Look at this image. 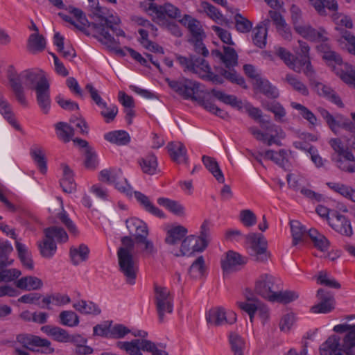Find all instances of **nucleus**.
<instances>
[{"mask_svg":"<svg viewBox=\"0 0 355 355\" xmlns=\"http://www.w3.org/2000/svg\"><path fill=\"white\" fill-rule=\"evenodd\" d=\"M62 169L63 178L60 180V186L64 192L71 193L76 190L72 171L67 165H63Z\"/></svg>","mask_w":355,"mask_h":355,"instance_id":"obj_43","label":"nucleus"},{"mask_svg":"<svg viewBox=\"0 0 355 355\" xmlns=\"http://www.w3.org/2000/svg\"><path fill=\"white\" fill-rule=\"evenodd\" d=\"M269 19H265L258 24L252 29V42L254 46L259 49H264L267 44L268 26Z\"/></svg>","mask_w":355,"mask_h":355,"instance_id":"obj_22","label":"nucleus"},{"mask_svg":"<svg viewBox=\"0 0 355 355\" xmlns=\"http://www.w3.org/2000/svg\"><path fill=\"white\" fill-rule=\"evenodd\" d=\"M31 155L42 174L46 173L47 166L45 155L41 148H35L31 150Z\"/></svg>","mask_w":355,"mask_h":355,"instance_id":"obj_59","label":"nucleus"},{"mask_svg":"<svg viewBox=\"0 0 355 355\" xmlns=\"http://www.w3.org/2000/svg\"><path fill=\"white\" fill-rule=\"evenodd\" d=\"M46 47L45 38L38 33L31 34L27 43V49L33 53L42 51Z\"/></svg>","mask_w":355,"mask_h":355,"instance_id":"obj_45","label":"nucleus"},{"mask_svg":"<svg viewBox=\"0 0 355 355\" xmlns=\"http://www.w3.org/2000/svg\"><path fill=\"white\" fill-rule=\"evenodd\" d=\"M246 302H238V306L249 315L251 322H253L255 313H258L259 317L264 320L268 318V309L266 306L255 298L246 296Z\"/></svg>","mask_w":355,"mask_h":355,"instance_id":"obj_16","label":"nucleus"},{"mask_svg":"<svg viewBox=\"0 0 355 355\" xmlns=\"http://www.w3.org/2000/svg\"><path fill=\"white\" fill-rule=\"evenodd\" d=\"M121 246L117 250L119 270L130 285L135 284L138 263L133 255L135 241L130 236L121 238Z\"/></svg>","mask_w":355,"mask_h":355,"instance_id":"obj_2","label":"nucleus"},{"mask_svg":"<svg viewBox=\"0 0 355 355\" xmlns=\"http://www.w3.org/2000/svg\"><path fill=\"white\" fill-rule=\"evenodd\" d=\"M104 139L106 141L118 146L127 145L130 141V135L124 130H114L109 132L104 135Z\"/></svg>","mask_w":355,"mask_h":355,"instance_id":"obj_40","label":"nucleus"},{"mask_svg":"<svg viewBox=\"0 0 355 355\" xmlns=\"http://www.w3.org/2000/svg\"><path fill=\"white\" fill-rule=\"evenodd\" d=\"M13 260L9 259L0 261V282H11L17 279L21 275V271L16 268L3 269L4 267L10 266Z\"/></svg>","mask_w":355,"mask_h":355,"instance_id":"obj_35","label":"nucleus"},{"mask_svg":"<svg viewBox=\"0 0 355 355\" xmlns=\"http://www.w3.org/2000/svg\"><path fill=\"white\" fill-rule=\"evenodd\" d=\"M58 137L64 142L69 141L74 135V129L64 122L57 123L55 125Z\"/></svg>","mask_w":355,"mask_h":355,"instance_id":"obj_56","label":"nucleus"},{"mask_svg":"<svg viewBox=\"0 0 355 355\" xmlns=\"http://www.w3.org/2000/svg\"><path fill=\"white\" fill-rule=\"evenodd\" d=\"M308 235L314 244V246L322 252L327 251L330 245L329 241L315 229H310Z\"/></svg>","mask_w":355,"mask_h":355,"instance_id":"obj_44","label":"nucleus"},{"mask_svg":"<svg viewBox=\"0 0 355 355\" xmlns=\"http://www.w3.org/2000/svg\"><path fill=\"white\" fill-rule=\"evenodd\" d=\"M211 93L217 99L227 105H230L232 107H237L239 109H241L243 107L242 101L239 100L234 95L226 94L224 92L215 89H211Z\"/></svg>","mask_w":355,"mask_h":355,"instance_id":"obj_48","label":"nucleus"},{"mask_svg":"<svg viewBox=\"0 0 355 355\" xmlns=\"http://www.w3.org/2000/svg\"><path fill=\"white\" fill-rule=\"evenodd\" d=\"M249 245V253L254 260L264 263L270 257V253L267 250V241L264 236L259 233H251L245 236Z\"/></svg>","mask_w":355,"mask_h":355,"instance_id":"obj_7","label":"nucleus"},{"mask_svg":"<svg viewBox=\"0 0 355 355\" xmlns=\"http://www.w3.org/2000/svg\"><path fill=\"white\" fill-rule=\"evenodd\" d=\"M256 89L263 93L268 98H276L279 96L278 89L270 82L261 78H256V82L254 83Z\"/></svg>","mask_w":355,"mask_h":355,"instance_id":"obj_39","label":"nucleus"},{"mask_svg":"<svg viewBox=\"0 0 355 355\" xmlns=\"http://www.w3.org/2000/svg\"><path fill=\"white\" fill-rule=\"evenodd\" d=\"M201 248L198 239L193 235H189L182 239L180 250H171V253L176 257L191 256L196 252H202L204 250H199Z\"/></svg>","mask_w":355,"mask_h":355,"instance_id":"obj_20","label":"nucleus"},{"mask_svg":"<svg viewBox=\"0 0 355 355\" xmlns=\"http://www.w3.org/2000/svg\"><path fill=\"white\" fill-rule=\"evenodd\" d=\"M167 149L171 159L177 164H187L188 155L185 146L179 141L170 142Z\"/></svg>","mask_w":355,"mask_h":355,"instance_id":"obj_25","label":"nucleus"},{"mask_svg":"<svg viewBox=\"0 0 355 355\" xmlns=\"http://www.w3.org/2000/svg\"><path fill=\"white\" fill-rule=\"evenodd\" d=\"M328 223L335 231L342 235L350 237L353 234L350 221L337 211L331 213V218H328Z\"/></svg>","mask_w":355,"mask_h":355,"instance_id":"obj_18","label":"nucleus"},{"mask_svg":"<svg viewBox=\"0 0 355 355\" xmlns=\"http://www.w3.org/2000/svg\"><path fill=\"white\" fill-rule=\"evenodd\" d=\"M236 30L241 33H248L252 29L253 23L241 14L237 13L234 16Z\"/></svg>","mask_w":355,"mask_h":355,"instance_id":"obj_60","label":"nucleus"},{"mask_svg":"<svg viewBox=\"0 0 355 355\" xmlns=\"http://www.w3.org/2000/svg\"><path fill=\"white\" fill-rule=\"evenodd\" d=\"M275 280L271 275H261L255 282L254 291L262 297L272 302L277 289Z\"/></svg>","mask_w":355,"mask_h":355,"instance_id":"obj_15","label":"nucleus"},{"mask_svg":"<svg viewBox=\"0 0 355 355\" xmlns=\"http://www.w3.org/2000/svg\"><path fill=\"white\" fill-rule=\"evenodd\" d=\"M287 152L284 149H280L278 151L267 150L264 152V157L274 162L279 166H284L286 161Z\"/></svg>","mask_w":355,"mask_h":355,"instance_id":"obj_58","label":"nucleus"},{"mask_svg":"<svg viewBox=\"0 0 355 355\" xmlns=\"http://www.w3.org/2000/svg\"><path fill=\"white\" fill-rule=\"evenodd\" d=\"M211 55L219 59L227 68L234 67L238 63V55L236 51L229 46H223V53L218 49L212 50Z\"/></svg>","mask_w":355,"mask_h":355,"instance_id":"obj_26","label":"nucleus"},{"mask_svg":"<svg viewBox=\"0 0 355 355\" xmlns=\"http://www.w3.org/2000/svg\"><path fill=\"white\" fill-rule=\"evenodd\" d=\"M15 284L17 288L23 291H36L43 286L42 281L35 276H26L17 279Z\"/></svg>","mask_w":355,"mask_h":355,"instance_id":"obj_33","label":"nucleus"},{"mask_svg":"<svg viewBox=\"0 0 355 355\" xmlns=\"http://www.w3.org/2000/svg\"><path fill=\"white\" fill-rule=\"evenodd\" d=\"M202 161L206 168L214 175L219 183L225 182V178L216 160L209 156L203 155Z\"/></svg>","mask_w":355,"mask_h":355,"instance_id":"obj_37","label":"nucleus"},{"mask_svg":"<svg viewBox=\"0 0 355 355\" xmlns=\"http://www.w3.org/2000/svg\"><path fill=\"white\" fill-rule=\"evenodd\" d=\"M329 145L334 150L331 155V159L335 166L340 171L347 173H355V156L352 152L344 146L338 138L331 139Z\"/></svg>","mask_w":355,"mask_h":355,"instance_id":"obj_5","label":"nucleus"},{"mask_svg":"<svg viewBox=\"0 0 355 355\" xmlns=\"http://www.w3.org/2000/svg\"><path fill=\"white\" fill-rule=\"evenodd\" d=\"M38 248L41 255L46 259H51L55 254L57 245L55 241L46 238L38 243Z\"/></svg>","mask_w":355,"mask_h":355,"instance_id":"obj_54","label":"nucleus"},{"mask_svg":"<svg viewBox=\"0 0 355 355\" xmlns=\"http://www.w3.org/2000/svg\"><path fill=\"white\" fill-rule=\"evenodd\" d=\"M312 6L320 15H325V8L334 12L338 10V3L336 0H310Z\"/></svg>","mask_w":355,"mask_h":355,"instance_id":"obj_50","label":"nucleus"},{"mask_svg":"<svg viewBox=\"0 0 355 355\" xmlns=\"http://www.w3.org/2000/svg\"><path fill=\"white\" fill-rule=\"evenodd\" d=\"M16 341L22 345L24 348L35 351V347H42L44 349L42 351L46 354H51L54 352V349L51 347V342L45 338H42L37 336L21 334L16 337Z\"/></svg>","mask_w":355,"mask_h":355,"instance_id":"obj_12","label":"nucleus"},{"mask_svg":"<svg viewBox=\"0 0 355 355\" xmlns=\"http://www.w3.org/2000/svg\"><path fill=\"white\" fill-rule=\"evenodd\" d=\"M343 342L337 335L329 336L320 347V355H346L342 349Z\"/></svg>","mask_w":355,"mask_h":355,"instance_id":"obj_21","label":"nucleus"},{"mask_svg":"<svg viewBox=\"0 0 355 355\" xmlns=\"http://www.w3.org/2000/svg\"><path fill=\"white\" fill-rule=\"evenodd\" d=\"M98 179L101 182L114 184V187L121 193L128 196L132 194V187L119 168L103 169L100 171Z\"/></svg>","mask_w":355,"mask_h":355,"instance_id":"obj_8","label":"nucleus"},{"mask_svg":"<svg viewBox=\"0 0 355 355\" xmlns=\"http://www.w3.org/2000/svg\"><path fill=\"white\" fill-rule=\"evenodd\" d=\"M246 261L241 254L234 251H228L221 259V268L224 272L230 273L237 270V267L244 265Z\"/></svg>","mask_w":355,"mask_h":355,"instance_id":"obj_24","label":"nucleus"},{"mask_svg":"<svg viewBox=\"0 0 355 355\" xmlns=\"http://www.w3.org/2000/svg\"><path fill=\"white\" fill-rule=\"evenodd\" d=\"M169 87L186 99L196 100L195 94L198 92L200 84L189 79L181 80L166 79Z\"/></svg>","mask_w":355,"mask_h":355,"instance_id":"obj_13","label":"nucleus"},{"mask_svg":"<svg viewBox=\"0 0 355 355\" xmlns=\"http://www.w3.org/2000/svg\"><path fill=\"white\" fill-rule=\"evenodd\" d=\"M317 295L320 302L311 307V310L314 313H327L331 312L335 306V300L333 295L322 289H318Z\"/></svg>","mask_w":355,"mask_h":355,"instance_id":"obj_19","label":"nucleus"},{"mask_svg":"<svg viewBox=\"0 0 355 355\" xmlns=\"http://www.w3.org/2000/svg\"><path fill=\"white\" fill-rule=\"evenodd\" d=\"M291 106L292 108L297 110L299 114L312 125H315L317 123V118L315 114L306 107L303 105L296 103L291 102Z\"/></svg>","mask_w":355,"mask_h":355,"instance_id":"obj_61","label":"nucleus"},{"mask_svg":"<svg viewBox=\"0 0 355 355\" xmlns=\"http://www.w3.org/2000/svg\"><path fill=\"white\" fill-rule=\"evenodd\" d=\"M328 187L345 198L355 202V189L341 183L328 182Z\"/></svg>","mask_w":355,"mask_h":355,"instance_id":"obj_53","label":"nucleus"},{"mask_svg":"<svg viewBox=\"0 0 355 355\" xmlns=\"http://www.w3.org/2000/svg\"><path fill=\"white\" fill-rule=\"evenodd\" d=\"M146 10L153 17V21L157 23L164 22L166 17L175 19L181 15L180 10L169 3H164L162 6L149 3Z\"/></svg>","mask_w":355,"mask_h":355,"instance_id":"obj_10","label":"nucleus"},{"mask_svg":"<svg viewBox=\"0 0 355 355\" xmlns=\"http://www.w3.org/2000/svg\"><path fill=\"white\" fill-rule=\"evenodd\" d=\"M340 33L341 36L338 41L340 44L347 42L345 45L347 51L352 55H355V36L346 30H342Z\"/></svg>","mask_w":355,"mask_h":355,"instance_id":"obj_64","label":"nucleus"},{"mask_svg":"<svg viewBox=\"0 0 355 355\" xmlns=\"http://www.w3.org/2000/svg\"><path fill=\"white\" fill-rule=\"evenodd\" d=\"M315 89L318 95L323 96L329 101L338 105L339 107H343V103L339 96L329 86L324 85L321 83H317L315 85Z\"/></svg>","mask_w":355,"mask_h":355,"instance_id":"obj_32","label":"nucleus"},{"mask_svg":"<svg viewBox=\"0 0 355 355\" xmlns=\"http://www.w3.org/2000/svg\"><path fill=\"white\" fill-rule=\"evenodd\" d=\"M295 31L304 38L311 41H327V37L324 35V30L320 28L319 31L311 27L310 25H295Z\"/></svg>","mask_w":355,"mask_h":355,"instance_id":"obj_27","label":"nucleus"},{"mask_svg":"<svg viewBox=\"0 0 355 355\" xmlns=\"http://www.w3.org/2000/svg\"><path fill=\"white\" fill-rule=\"evenodd\" d=\"M229 342L234 355H243L245 343L241 336L231 332L229 335Z\"/></svg>","mask_w":355,"mask_h":355,"instance_id":"obj_51","label":"nucleus"},{"mask_svg":"<svg viewBox=\"0 0 355 355\" xmlns=\"http://www.w3.org/2000/svg\"><path fill=\"white\" fill-rule=\"evenodd\" d=\"M333 330L337 333L345 334L340 338L343 342L342 349L346 355H355V324H341L334 326Z\"/></svg>","mask_w":355,"mask_h":355,"instance_id":"obj_14","label":"nucleus"},{"mask_svg":"<svg viewBox=\"0 0 355 355\" xmlns=\"http://www.w3.org/2000/svg\"><path fill=\"white\" fill-rule=\"evenodd\" d=\"M69 253L72 263L77 266L88 259L89 250L86 245L81 244L78 248H71Z\"/></svg>","mask_w":355,"mask_h":355,"instance_id":"obj_46","label":"nucleus"},{"mask_svg":"<svg viewBox=\"0 0 355 355\" xmlns=\"http://www.w3.org/2000/svg\"><path fill=\"white\" fill-rule=\"evenodd\" d=\"M187 232V229L180 225L171 226L167 230L164 241L171 251L175 250L173 248L182 241Z\"/></svg>","mask_w":355,"mask_h":355,"instance_id":"obj_23","label":"nucleus"},{"mask_svg":"<svg viewBox=\"0 0 355 355\" xmlns=\"http://www.w3.org/2000/svg\"><path fill=\"white\" fill-rule=\"evenodd\" d=\"M263 107L267 110L272 112L275 115V119L276 121L282 122L283 121V118L286 116V112L283 106L278 102L272 101V102H262Z\"/></svg>","mask_w":355,"mask_h":355,"instance_id":"obj_55","label":"nucleus"},{"mask_svg":"<svg viewBox=\"0 0 355 355\" xmlns=\"http://www.w3.org/2000/svg\"><path fill=\"white\" fill-rule=\"evenodd\" d=\"M180 23L189 29L192 36L191 40L198 38L203 40L205 37L200 22L196 19L190 15H185L180 20Z\"/></svg>","mask_w":355,"mask_h":355,"instance_id":"obj_28","label":"nucleus"},{"mask_svg":"<svg viewBox=\"0 0 355 355\" xmlns=\"http://www.w3.org/2000/svg\"><path fill=\"white\" fill-rule=\"evenodd\" d=\"M201 6L206 14L216 23L223 24L227 21L214 6L208 2H202Z\"/></svg>","mask_w":355,"mask_h":355,"instance_id":"obj_57","label":"nucleus"},{"mask_svg":"<svg viewBox=\"0 0 355 355\" xmlns=\"http://www.w3.org/2000/svg\"><path fill=\"white\" fill-rule=\"evenodd\" d=\"M0 113L3 118L12 125L15 130H20L21 127L18 123L15 114L12 110L10 104L4 97L2 92L0 91Z\"/></svg>","mask_w":355,"mask_h":355,"instance_id":"obj_30","label":"nucleus"},{"mask_svg":"<svg viewBox=\"0 0 355 355\" xmlns=\"http://www.w3.org/2000/svg\"><path fill=\"white\" fill-rule=\"evenodd\" d=\"M70 302L71 299L68 295L57 293L46 295L43 297L42 300V304H37V306L42 309H47L50 310L51 309L50 306L51 304L60 306L69 304Z\"/></svg>","mask_w":355,"mask_h":355,"instance_id":"obj_31","label":"nucleus"},{"mask_svg":"<svg viewBox=\"0 0 355 355\" xmlns=\"http://www.w3.org/2000/svg\"><path fill=\"white\" fill-rule=\"evenodd\" d=\"M139 164L141 166L142 171L148 175H153L156 173L157 168V157L153 155L149 154L139 160Z\"/></svg>","mask_w":355,"mask_h":355,"instance_id":"obj_49","label":"nucleus"},{"mask_svg":"<svg viewBox=\"0 0 355 355\" xmlns=\"http://www.w3.org/2000/svg\"><path fill=\"white\" fill-rule=\"evenodd\" d=\"M7 77L11 89L19 103L23 106L28 105L22 84V81H24L25 87L36 92L37 102L43 113L47 114L49 112L51 107L50 85L43 71L28 69L18 74L14 67L10 65L7 69Z\"/></svg>","mask_w":355,"mask_h":355,"instance_id":"obj_1","label":"nucleus"},{"mask_svg":"<svg viewBox=\"0 0 355 355\" xmlns=\"http://www.w3.org/2000/svg\"><path fill=\"white\" fill-rule=\"evenodd\" d=\"M126 227L130 234L135 236L136 241L141 236H148V231L146 224L137 218H130L125 220Z\"/></svg>","mask_w":355,"mask_h":355,"instance_id":"obj_29","label":"nucleus"},{"mask_svg":"<svg viewBox=\"0 0 355 355\" xmlns=\"http://www.w3.org/2000/svg\"><path fill=\"white\" fill-rule=\"evenodd\" d=\"M205 272V263L202 256L198 257L191 264L189 272L193 278L201 277Z\"/></svg>","mask_w":355,"mask_h":355,"instance_id":"obj_63","label":"nucleus"},{"mask_svg":"<svg viewBox=\"0 0 355 355\" xmlns=\"http://www.w3.org/2000/svg\"><path fill=\"white\" fill-rule=\"evenodd\" d=\"M134 196L140 205L142 206L146 211L161 218L165 217L164 213L161 209L155 207L150 202L149 198L147 196L144 195L140 191H135Z\"/></svg>","mask_w":355,"mask_h":355,"instance_id":"obj_34","label":"nucleus"},{"mask_svg":"<svg viewBox=\"0 0 355 355\" xmlns=\"http://www.w3.org/2000/svg\"><path fill=\"white\" fill-rule=\"evenodd\" d=\"M41 331L57 342L67 343L69 333L64 329L57 326L44 325L41 327Z\"/></svg>","mask_w":355,"mask_h":355,"instance_id":"obj_36","label":"nucleus"},{"mask_svg":"<svg viewBox=\"0 0 355 355\" xmlns=\"http://www.w3.org/2000/svg\"><path fill=\"white\" fill-rule=\"evenodd\" d=\"M177 60L184 71L197 73L202 78L209 80L214 84L221 85L224 82L221 76L211 71L210 66L203 58H198L196 55H191L189 58L178 55Z\"/></svg>","mask_w":355,"mask_h":355,"instance_id":"obj_4","label":"nucleus"},{"mask_svg":"<svg viewBox=\"0 0 355 355\" xmlns=\"http://www.w3.org/2000/svg\"><path fill=\"white\" fill-rule=\"evenodd\" d=\"M290 225L293 236V245H296L302 241L306 229L298 220H291Z\"/></svg>","mask_w":355,"mask_h":355,"instance_id":"obj_62","label":"nucleus"},{"mask_svg":"<svg viewBox=\"0 0 355 355\" xmlns=\"http://www.w3.org/2000/svg\"><path fill=\"white\" fill-rule=\"evenodd\" d=\"M213 224L205 220L200 226V236L197 238L202 245L199 250H205L211 240V230Z\"/></svg>","mask_w":355,"mask_h":355,"instance_id":"obj_47","label":"nucleus"},{"mask_svg":"<svg viewBox=\"0 0 355 355\" xmlns=\"http://www.w3.org/2000/svg\"><path fill=\"white\" fill-rule=\"evenodd\" d=\"M98 18V22L92 23L89 26H92L103 37V39H100L99 41L108 48L114 50L118 54L125 55L123 50L119 48V41L113 37L107 31V29H110L117 37H125V32L119 27V19L112 16L110 17L99 16Z\"/></svg>","mask_w":355,"mask_h":355,"instance_id":"obj_3","label":"nucleus"},{"mask_svg":"<svg viewBox=\"0 0 355 355\" xmlns=\"http://www.w3.org/2000/svg\"><path fill=\"white\" fill-rule=\"evenodd\" d=\"M206 320L214 327L232 324L236 321V314L232 311H226L223 307H214L207 312Z\"/></svg>","mask_w":355,"mask_h":355,"instance_id":"obj_11","label":"nucleus"},{"mask_svg":"<svg viewBox=\"0 0 355 355\" xmlns=\"http://www.w3.org/2000/svg\"><path fill=\"white\" fill-rule=\"evenodd\" d=\"M73 307L83 314L98 315L101 313L99 307L92 302L80 300L75 302Z\"/></svg>","mask_w":355,"mask_h":355,"instance_id":"obj_52","label":"nucleus"},{"mask_svg":"<svg viewBox=\"0 0 355 355\" xmlns=\"http://www.w3.org/2000/svg\"><path fill=\"white\" fill-rule=\"evenodd\" d=\"M15 248L22 265L28 270H33L34 267L33 261L28 248L18 241H15Z\"/></svg>","mask_w":355,"mask_h":355,"instance_id":"obj_41","label":"nucleus"},{"mask_svg":"<svg viewBox=\"0 0 355 355\" xmlns=\"http://www.w3.org/2000/svg\"><path fill=\"white\" fill-rule=\"evenodd\" d=\"M318 49L324 53L322 58L327 61L334 62L341 67L334 68L336 73L347 85L355 88V67L347 63H343L339 54L336 52L329 50V47L327 44H322L318 46Z\"/></svg>","mask_w":355,"mask_h":355,"instance_id":"obj_6","label":"nucleus"},{"mask_svg":"<svg viewBox=\"0 0 355 355\" xmlns=\"http://www.w3.org/2000/svg\"><path fill=\"white\" fill-rule=\"evenodd\" d=\"M116 346L130 355H142L141 350L152 351L154 343L146 339H134L131 341H119Z\"/></svg>","mask_w":355,"mask_h":355,"instance_id":"obj_17","label":"nucleus"},{"mask_svg":"<svg viewBox=\"0 0 355 355\" xmlns=\"http://www.w3.org/2000/svg\"><path fill=\"white\" fill-rule=\"evenodd\" d=\"M157 203L176 216H183L185 214L184 207L178 201L162 197L157 199Z\"/></svg>","mask_w":355,"mask_h":355,"instance_id":"obj_42","label":"nucleus"},{"mask_svg":"<svg viewBox=\"0 0 355 355\" xmlns=\"http://www.w3.org/2000/svg\"><path fill=\"white\" fill-rule=\"evenodd\" d=\"M155 299L160 322L164 320L165 313H171L173 310V296L166 287L155 284Z\"/></svg>","mask_w":355,"mask_h":355,"instance_id":"obj_9","label":"nucleus"},{"mask_svg":"<svg viewBox=\"0 0 355 355\" xmlns=\"http://www.w3.org/2000/svg\"><path fill=\"white\" fill-rule=\"evenodd\" d=\"M44 234L46 238L53 241L55 240L58 243H66L69 239L66 231L62 227L55 225L45 228Z\"/></svg>","mask_w":355,"mask_h":355,"instance_id":"obj_38","label":"nucleus"}]
</instances>
